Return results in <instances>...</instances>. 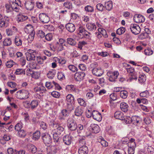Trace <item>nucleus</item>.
<instances>
[{
    "mask_svg": "<svg viewBox=\"0 0 154 154\" xmlns=\"http://www.w3.org/2000/svg\"><path fill=\"white\" fill-rule=\"evenodd\" d=\"M51 126L52 128L51 129V134L53 135L54 139L57 142L59 139L58 135L63 134L64 129L62 127L56 123H53Z\"/></svg>",
    "mask_w": 154,
    "mask_h": 154,
    "instance_id": "nucleus-1",
    "label": "nucleus"
},
{
    "mask_svg": "<svg viewBox=\"0 0 154 154\" xmlns=\"http://www.w3.org/2000/svg\"><path fill=\"white\" fill-rule=\"evenodd\" d=\"M29 92L27 91L20 90L17 92L15 96L17 98L21 100H26L29 97Z\"/></svg>",
    "mask_w": 154,
    "mask_h": 154,
    "instance_id": "nucleus-2",
    "label": "nucleus"
},
{
    "mask_svg": "<svg viewBox=\"0 0 154 154\" xmlns=\"http://www.w3.org/2000/svg\"><path fill=\"white\" fill-rule=\"evenodd\" d=\"M67 125L68 128L72 131L75 130L77 128V124L76 122L71 118L68 119Z\"/></svg>",
    "mask_w": 154,
    "mask_h": 154,
    "instance_id": "nucleus-3",
    "label": "nucleus"
},
{
    "mask_svg": "<svg viewBox=\"0 0 154 154\" xmlns=\"http://www.w3.org/2000/svg\"><path fill=\"white\" fill-rule=\"evenodd\" d=\"M36 52L31 49L28 50L26 53V59L28 61L35 60L36 59Z\"/></svg>",
    "mask_w": 154,
    "mask_h": 154,
    "instance_id": "nucleus-4",
    "label": "nucleus"
},
{
    "mask_svg": "<svg viewBox=\"0 0 154 154\" xmlns=\"http://www.w3.org/2000/svg\"><path fill=\"white\" fill-rule=\"evenodd\" d=\"M43 141L45 145L50 144L51 143V138L50 135L47 133H43L42 135Z\"/></svg>",
    "mask_w": 154,
    "mask_h": 154,
    "instance_id": "nucleus-5",
    "label": "nucleus"
},
{
    "mask_svg": "<svg viewBox=\"0 0 154 154\" xmlns=\"http://www.w3.org/2000/svg\"><path fill=\"white\" fill-rule=\"evenodd\" d=\"M130 28L132 33L135 35L139 34L140 31V27L136 24H131Z\"/></svg>",
    "mask_w": 154,
    "mask_h": 154,
    "instance_id": "nucleus-6",
    "label": "nucleus"
},
{
    "mask_svg": "<svg viewBox=\"0 0 154 154\" xmlns=\"http://www.w3.org/2000/svg\"><path fill=\"white\" fill-rule=\"evenodd\" d=\"M119 75V72L117 71H114L113 72H109L107 73V75L109 77V80L111 82H116Z\"/></svg>",
    "mask_w": 154,
    "mask_h": 154,
    "instance_id": "nucleus-7",
    "label": "nucleus"
},
{
    "mask_svg": "<svg viewBox=\"0 0 154 154\" xmlns=\"http://www.w3.org/2000/svg\"><path fill=\"white\" fill-rule=\"evenodd\" d=\"M40 21L43 23H47L50 21V18L45 14L40 13L39 16Z\"/></svg>",
    "mask_w": 154,
    "mask_h": 154,
    "instance_id": "nucleus-8",
    "label": "nucleus"
},
{
    "mask_svg": "<svg viewBox=\"0 0 154 154\" xmlns=\"http://www.w3.org/2000/svg\"><path fill=\"white\" fill-rule=\"evenodd\" d=\"M85 75V73L83 72H76L74 75V78L77 81L82 80Z\"/></svg>",
    "mask_w": 154,
    "mask_h": 154,
    "instance_id": "nucleus-9",
    "label": "nucleus"
},
{
    "mask_svg": "<svg viewBox=\"0 0 154 154\" xmlns=\"http://www.w3.org/2000/svg\"><path fill=\"white\" fill-rule=\"evenodd\" d=\"M9 19L7 17H5L3 20L0 21V27L6 28L8 26L9 23Z\"/></svg>",
    "mask_w": 154,
    "mask_h": 154,
    "instance_id": "nucleus-10",
    "label": "nucleus"
},
{
    "mask_svg": "<svg viewBox=\"0 0 154 154\" xmlns=\"http://www.w3.org/2000/svg\"><path fill=\"white\" fill-rule=\"evenodd\" d=\"M134 21L137 23H142L144 21L145 18L143 16L140 14H135L133 17Z\"/></svg>",
    "mask_w": 154,
    "mask_h": 154,
    "instance_id": "nucleus-11",
    "label": "nucleus"
},
{
    "mask_svg": "<svg viewBox=\"0 0 154 154\" xmlns=\"http://www.w3.org/2000/svg\"><path fill=\"white\" fill-rule=\"evenodd\" d=\"M92 72L94 75L97 76H101L103 73V70L100 67L94 68L92 70Z\"/></svg>",
    "mask_w": 154,
    "mask_h": 154,
    "instance_id": "nucleus-12",
    "label": "nucleus"
},
{
    "mask_svg": "<svg viewBox=\"0 0 154 154\" xmlns=\"http://www.w3.org/2000/svg\"><path fill=\"white\" fill-rule=\"evenodd\" d=\"M25 5L26 8L27 10L31 11L33 8L34 2L31 0H28L26 2Z\"/></svg>",
    "mask_w": 154,
    "mask_h": 154,
    "instance_id": "nucleus-13",
    "label": "nucleus"
},
{
    "mask_svg": "<svg viewBox=\"0 0 154 154\" xmlns=\"http://www.w3.org/2000/svg\"><path fill=\"white\" fill-rule=\"evenodd\" d=\"M63 142L67 145H70L72 141V137L69 135H66L63 138Z\"/></svg>",
    "mask_w": 154,
    "mask_h": 154,
    "instance_id": "nucleus-14",
    "label": "nucleus"
},
{
    "mask_svg": "<svg viewBox=\"0 0 154 154\" xmlns=\"http://www.w3.org/2000/svg\"><path fill=\"white\" fill-rule=\"evenodd\" d=\"M79 154H87L88 152V147L86 145H84L79 147Z\"/></svg>",
    "mask_w": 154,
    "mask_h": 154,
    "instance_id": "nucleus-15",
    "label": "nucleus"
},
{
    "mask_svg": "<svg viewBox=\"0 0 154 154\" xmlns=\"http://www.w3.org/2000/svg\"><path fill=\"white\" fill-rule=\"evenodd\" d=\"M93 118L95 120L98 121L102 120V116L101 114L97 111L94 110L93 111Z\"/></svg>",
    "mask_w": 154,
    "mask_h": 154,
    "instance_id": "nucleus-16",
    "label": "nucleus"
},
{
    "mask_svg": "<svg viewBox=\"0 0 154 154\" xmlns=\"http://www.w3.org/2000/svg\"><path fill=\"white\" fill-rule=\"evenodd\" d=\"M66 28L68 31L71 32H73L75 29V25L71 23L67 24L66 25Z\"/></svg>",
    "mask_w": 154,
    "mask_h": 154,
    "instance_id": "nucleus-17",
    "label": "nucleus"
},
{
    "mask_svg": "<svg viewBox=\"0 0 154 154\" xmlns=\"http://www.w3.org/2000/svg\"><path fill=\"white\" fill-rule=\"evenodd\" d=\"M114 117L116 119L121 120H123L124 119H125L123 113L120 111H116L114 114Z\"/></svg>",
    "mask_w": 154,
    "mask_h": 154,
    "instance_id": "nucleus-18",
    "label": "nucleus"
},
{
    "mask_svg": "<svg viewBox=\"0 0 154 154\" xmlns=\"http://www.w3.org/2000/svg\"><path fill=\"white\" fill-rule=\"evenodd\" d=\"M91 131L94 133H97L99 132L100 131V128L99 126L97 124H92L91 125Z\"/></svg>",
    "mask_w": 154,
    "mask_h": 154,
    "instance_id": "nucleus-19",
    "label": "nucleus"
},
{
    "mask_svg": "<svg viewBox=\"0 0 154 154\" xmlns=\"http://www.w3.org/2000/svg\"><path fill=\"white\" fill-rule=\"evenodd\" d=\"M35 91L36 92H38L40 93H43L46 92L47 90L46 88L43 86L38 87L35 88Z\"/></svg>",
    "mask_w": 154,
    "mask_h": 154,
    "instance_id": "nucleus-20",
    "label": "nucleus"
},
{
    "mask_svg": "<svg viewBox=\"0 0 154 154\" xmlns=\"http://www.w3.org/2000/svg\"><path fill=\"white\" fill-rule=\"evenodd\" d=\"M27 148L29 151L32 153H35L37 152L36 147L32 144H30L28 145Z\"/></svg>",
    "mask_w": 154,
    "mask_h": 154,
    "instance_id": "nucleus-21",
    "label": "nucleus"
},
{
    "mask_svg": "<svg viewBox=\"0 0 154 154\" xmlns=\"http://www.w3.org/2000/svg\"><path fill=\"white\" fill-rule=\"evenodd\" d=\"M120 107L122 111L126 112L128 110V106L126 103L123 102L120 104Z\"/></svg>",
    "mask_w": 154,
    "mask_h": 154,
    "instance_id": "nucleus-22",
    "label": "nucleus"
},
{
    "mask_svg": "<svg viewBox=\"0 0 154 154\" xmlns=\"http://www.w3.org/2000/svg\"><path fill=\"white\" fill-rule=\"evenodd\" d=\"M9 3L11 4V5L12 6V9H13V11L17 12H19V9L17 7V5H16L15 3L14 2V1H9Z\"/></svg>",
    "mask_w": 154,
    "mask_h": 154,
    "instance_id": "nucleus-23",
    "label": "nucleus"
},
{
    "mask_svg": "<svg viewBox=\"0 0 154 154\" xmlns=\"http://www.w3.org/2000/svg\"><path fill=\"white\" fill-rule=\"evenodd\" d=\"M83 113V110L79 107H77L75 111V115L79 117L82 116Z\"/></svg>",
    "mask_w": 154,
    "mask_h": 154,
    "instance_id": "nucleus-24",
    "label": "nucleus"
},
{
    "mask_svg": "<svg viewBox=\"0 0 154 154\" xmlns=\"http://www.w3.org/2000/svg\"><path fill=\"white\" fill-rule=\"evenodd\" d=\"M22 41L20 37L16 36L14 39V43L15 45L17 46H21L22 45Z\"/></svg>",
    "mask_w": 154,
    "mask_h": 154,
    "instance_id": "nucleus-25",
    "label": "nucleus"
},
{
    "mask_svg": "<svg viewBox=\"0 0 154 154\" xmlns=\"http://www.w3.org/2000/svg\"><path fill=\"white\" fill-rule=\"evenodd\" d=\"M28 17L26 16H24L22 14H19L17 16V21L18 22H23L26 20Z\"/></svg>",
    "mask_w": 154,
    "mask_h": 154,
    "instance_id": "nucleus-26",
    "label": "nucleus"
},
{
    "mask_svg": "<svg viewBox=\"0 0 154 154\" xmlns=\"http://www.w3.org/2000/svg\"><path fill=\"white\" fill-rule=\"evenodd\" d=\"M86 27L90 31L96 30V26L94 23H88L86 25Z\"/></svg>",
    "mask_w": 154,
    "mask_h": 154,
    "instance_id": "nucleus-27",
    "label": "nucleus"
},
{
    "mask_svg": "<svg viewBox=\"0 0 154 154\" xmlns=\"http://www.w3.org/2000/svg\"><path fill=\"white\" fill-rule=\"evenodd\" d=\"M18 131V135L20 137L24 138L26 135V131L23 129L20 130Z\"/></svg>",
    "mask_w": 154,
    "mask_h": 154,
    "instance_id": "nucleus-28",
    "label": "nucleus"
},
{
    "mask_svg": "<svg viewBox=\"0 0 154 154\" xmlns=\"http://www.w3.org/2000/svg\"><path fill=\"white\" fill-rule=\"evenodd\" d=\"M74 97L71 94H68L66 97V103H72L74 101Z\"/></svg>",
    "mask_w": 154,
    "mask_h": 154,
    "instance_id": "nucleus-29",
    "label": "nucleus"
},
{
    "mask_svg": "<svg viewBox=\"0 0 154 154\" xmlns=\"http://www.w3.org/2000/svg\"><path fill=\"white\" fill-rule=\"evenodd\" d=\"M55 75V71L54 70H51L49 71L47 74V77L51 79H53Z\"/></svg>",
    "mask_w": 154,
    "mask_h": 154,
    "instance_id": "nucleus-30",
    "label": "nucleus"
},
{
    "mask_svg": "<svg viewBox=\"0 0 154 154\" xmlns=\"http://www.w3.org/2000/svg\"><path fill=\"white\" fill-rule=\"evenodd\" d=\"M11 44V41L10 38H6L3 42V45L5 46H9Z\"/></svg>",
    "mask_w": 154,
    "mask_h": 154,
    "instance_id": "nucleus-31",
    "label": "nucleus"
},
{
    "mask_svg": "<svg viewBox=\"0 0 154 154\" xmlns=\"http://www.w3.org/2000/svg\"><path fill=\"white\" fill-rule=\"evenodd\" d=\"M106 9L108 11H110L112 7V3L111 1H109L106 2L105 4Z\"/></svg>",
    "mask_w": 154,
    "mask_h": 154,
    "instance_id": "nucleus-32",
    "label": "nucleus"
},
{
    "mask_svg": "<svg viewBox=\"0 0 154 154\" xmlns=\"http://www.w3.org/2000/svg\"><path fill=\"white\" fill-rule=\"evenodd\" d=\"M41 134L40 131H37L33 134V139L35 140H38Z\"/></svg>",
    "mask_w": 154,
    "mask_h": 154,
    "instance_id": "nucleus-33",
    "label": "nucleus"
},
{
    "mask_svg": "<svg viewBox=\"0 0 154 154\" xmlns=\"http://www.w3.org/2000/svg\"><path fill=\"white\" fill-rule=\"evenodd\" d=\"M138 104L142 103L143 104H147L148 103V101L146 98H137L136 100Z\"/></svg>",
    "mask_w": 154,
    "mask_h": 154,
    "instance_id": "nucleus-34",
    "label": "nucleus"
},
{
    "mask_svg": "<svg viewBox=\"0 0 154 154\" xmlns=\"http://www.w3.org/2000/svg\"><path fill=\"white\" fill-rule=\"evenodd\" d=\"M35 35V31L33 30L31 33L29 34L27 40L29 42H30L33 40Z\"/></svg>",
    "mask_w": 154,
    "mask_h": 154,
    "instance_id": "nucleus-35",
    "label": "nucleus"
},
{
    "mask_svg": "<svg viewBox=\"0 0 154 154\" xmlns=\"http://www.w3.org/2000/svg\"><path fill=\"white\" fill-rule=\"evenodd\" d=\"M121 97L123 99L126 98L128 95V92L125 90L121 91L120 93Z\"/></svg>",
    "mask_w": 154,
    "mask_h": 154,
    "instance_id": "nucleus-36",
    "label": "nucleus"
},
{
    "mask_svg": "<svg viewBox=\"0 0 154 154\" xmlns=\"http://www.w3.org/2000/svg\"><path fill=\"white\" fill-rule=\"evenodd\" d=\"M67 41L68 44L72 46H75L76 44L75 41L71 38H68Z\"/></svg>",
    "mask_w": 154,
    "mask_h": 154,
    "instance_id": "nucleus-37",
    "label": "nucleus"
},
{
    "mask_svg": "<svg viewBox=\"0 0 154 154\" xmlns=\"http://www.w3.org/2000/svg\"><path fill=\"white\" fill-rule=\"evenodd\" d=\"M85 137H81L79 138V146H81L85 145Z\"/></svg>",
    "mask_w": 154,
    "mask_h": 154,
    "instance_id": "nucleus-38",
    "label": "nucleus"
},
{
    "mask_svg": "<svg viewBox=\"0 0 154 154\" xmlns=\"http://www.w3.org/2000/svg\"><path fill=\"white\" fill-rule=\"evenodd\" d=\"M68 67L69 69L72 72H75L77 70V68L73 65H68L67 64L66 66H65Z\"/></svg>",
    "mask_w": 154,
    "mask_h": 154,
    "instance_id": "nucleus-39",
    "label": "nucleus"
},
{
    "mask_svg": "<svg viewBox=\"0 0 154 154\" xmlns=\"http://www.w3.org/2000/svg\"><path fill=\"white\" fill-rule=\"evenodd\" d=\"M139 118L137 116H133L132 117V122L133 124L136 125L138 123L139 121Z\"/></svg>",
    "mask_w": 154,
    "mask_h": 154,
    "instance_id": "nucleus-40",
    "label": "nucleus"
},
{
    "mask_svg": "<svg viewBox=\"0 0 154 154\" xmlns=\"http://www.w3.org/2000/svg\"><path fill=\"white\" fill-rule=\"evenodd\" d=\"M5 7L6 8V11L7 13H9L13 11L12 6L9 3V4H6Z\"/></svg>",
    "mask_w": 154,
    "mask_h": 154,
    "instance_id": "nucleus-41",
    "label": "nucleus"
},
{
    "mask_svg": "<svg viewBox=\"0 0 154 154\" xmlns=\"http://www.w3.org/2000/svg\"><path fill=\"white\" fill-rule=\"evenodd\" d=\"M38 103L37 100H32L31 103L30 105L31 106V108L33 109L35 107L37 106L38 105Z\"/></svg>",
    "mask_w": 154,
    "mask_h": 154,
    "instance_id": "nucleus-42",
    "label": "nucleus"
},
{
    "mask_svg": "<svg viewBox=\"0 0 154 154\" xmlns=\"http://www.w3.org/2000/svg\"><path fill=\"white\" fill-rule=\"evenodd\" d=\"M125 28L123 27H120L117 29L116 33L119 35H121L124 33L125 32Z\"/></svg>",
    "mask_w": 154,
    "mask_h": 154,
    "instance_id": "nucleus-43",
    "label": "nucleus"
},
{
    "mask_svg": "<svg viewBox=\"0 0 154 154\" xmlns=\"http://www.w3.org/2000/svg\"><path fill=\"white\" fill-rule=\"evenodd\" d=\"M25 70L22 69H18L16 70L15 74L16 75L25 74Z\"/></svg>",
    "mask_w": 154,
    "mask_h": 154,
    "instance_id": "nucleus-44",
    "label": "nucleus"
},
{
    "mask_svg": "<svg viewBox=\"0 0 154 154\" xmlns=\"http://www.w3.org/2000/svg\"><path fill=\"white\" fill-rule=\"evenodd\" d=\"M23 125L22 123H18L15 126V129L17 131L22 130V128H23Z\"/></svg>",
    "mask_w": 154,
    "mask_h": 154,
    "instance_id": "nucleus-45",
    "label": "nucleus"
},
{
    "mask_svg": "<svg viewBox=\"0 0 154 154\" xmlns=\"http://www.w3.org/2000/svg\"><path fill=\"white\" fill-rule=\"evenodd\" d=\"M77 101L78 103L80 105L84 106H86V103L83 99L81 98H79L78 99Z\"/></svg>",
    "mask_w": 154,
    "mask_h": 154,
    "instance_id": "nucleus-46",
    "label": "nucleus"
},
{
    "mask_svg": "<svg viewBox=\"0 0 154 154\" xmlns=\"http://www.w3.org/2000/svg\"><path fill=\"white\" fill-rule=\"evenodd\" d=\"M57 78L58 79L60 80H62L65 79V77L63 73L61 72H58L57 74Z\"/></svg>",
    "mask_w": 154,
    "mask_h": 154,
    "instance_id": "nucleus-47",
    "label": "nucleus"
},
{
    "mask_svg": "<svg viewBox=\"0 0 154 154\" xmlns=\"http://www.w3.org/2000/svg\"><path fill=\"white\" fill-rule=\"evenodd\" d=\"M37 35L38 38H42L45 36V33L42 30H39L37 32Z\"/></svg>",
    "mask_w": 154,
    "mask_h": 154,
    "instance_id": "nucleus-48",
    "label": "nucleus"
},
{
    "mask_svg": "<svg viewBox=\"0 0 154 154\" xmlns=\"http://www.w3.org/2000/svg\"><path fill=\"white\" fill-rule=\"evenodd\" d=\"M40 76V74L38 72H33L31 76L36 79H38Z\"/></svg>",
    "mask_w": 154,
    "mask_h": 154,
    "instance_id": "nucleus-49",
    "label": "nucleus"
},
{
    "mask_svg": "<svg viewBox=\"0 0 154 154\" xmlns=\"http://www.w3.org/2000/svg\"><path fill=\"white\" fill-rule=\"evenodd\" d=\"M145 54L147 55H150L152 54L153 51L150 48H148L145 50Z\"/></svg>",
    "mask_w": 154,
    "mask_h": 154,
    "instance_id": "nucleus-50",
    "label": "nucleus"
},
{
    "mask_svg": "<svg viewBox=\"0 0 154 154\" xmlns=\"http://www.w3.org/2000/svg\"><path fill=\"white\" fill-rule=\"evenodd\" d=\"M61 116L63 117H67L69 116V113L66 109H63L61 111L60 113Z\"/></svg>",
    "mask_w": 154,
    "mask_h": 154,
    "instance_id": "nucleus-51",
    "label": "nucleus"
},
{
    "mask_svg": "<svg viewBox=\"0 0 154 154\" xmlns=\"http://www.w3.org/2000/svg\"><path fill=\"white\" fill-rule=\"evenodd\" d=\"M128 148H135L136 144L134 142H129L127 143Z\"/></svg>",
    "mask_w": 154,
    "mask_h": 154,
    "instance_id": "nucleus-52",
    "label": "nucleus"
},
{
    "mask_svg": "<svg viewBox=\"0 0 154 154\" xmlns=\"http://www.w3.org/2000/svg\"><path fill=\"white\" fill-rule=\"evenodd\" d=\"M59 149L57 146H53L51 148V153L55 154L59 150Z\"/></svg>",
    "mask_w": 154,
    "mask_h": 154,
    "instance_id": "nucleus-53",
    "label": "nucleus"
},
{
    "mask_svg": "<svg viewBox=\"0 0 154 154\" xmlns=\"http://www.w3.org/2000/svg\"><path fill=\"white\" fill-rule=\"evenodd\" d=\"M14 63L13 60L8 61L6 62V65L7 67L10 68L13 66Z\"/></svg>",
    "mask_w": 154,
    "mask_h": 154,
    "instance_id": "nucleus-54",
    "label": "nucleus"
},
{
    "mask_svg": "<svg viewBox=\"0 0 154 154\" xmlns=\"http://www.w3.org/2000/svg\"><path fill=\"white\" fill-rule=\"evenodd\" d=\"M149 93L147 91L142 92L140 94V96L141 97H147L149 96Z\"/></svg>",
    "mask_w": 154,
    "mask_h": 154,
    "instance_id": "nucleus-55",
    "label": "nucleus"
},
{
    "mask_svg": "<svg viewBox=\"0 0 154 154\" xmlns=\"http://www.w3.org/2000/svg\"><path fill=\"white\" fill-rule=\"evenodd\" d=\"M85 9L86 11L88 12H91L94 11L93 8L90 5H87L85 7Z\"/></svg>",
    "mask_w": 154,
    "mask_h": 154,
    "instance_id": "nucleus-56",
    "label": "nucleus"
},
{
    "mask_svg": "<svg viewBox=\"0 0 154 154\" xmlns=\"http://www.w3.org/2000/svg\"><path fill=\"white\" fill-rule=\"evenodd\" d=\"M124 119L125 121L126 124H130L132 122V117L130 116H126Z\"/></svg>",
    "mask_w": 154,
    "mask_h": 154,
    "instance_id": "nucleus-57",
    "label": "nucleus"
},
{
    "mask_svg": "<svg viewBox=\"0 0 154 154\" xmlns=\"http://www.w3.org/2000/svg\"><path fill=\"white\" fill-rule=\"evenodd\" d=\"M72 103H67V108L68 111H71L73 110L74 108V106L72 104Z\"/></svg>",
    "mask_w": 154,
    "mask_h": 154,
    "instance_id": "nucleus-58",
    "label": "nucleus"
},
{
    "mask_svg": "<svg viewBox=\"0 0 154 154\" xmlns=\"http://www.w3.org/2000/svg\"><path fill=\"white\" fill-rule=\"evenodd\" d=\"M51 95L54 97L58 98L60 97V94L58 92L54 91L51 93Z\"/></svg>",
    "mask_w": 154,
    "mask_h": 154,
    "instance_id": "nucleus-59",
    "label": "nucleus"
},
{
    "mask_svg": "<svg viewBox=\"0 0 154 154\" xmlns=\"http://www.w3.org/2000/svg\"><path fill=\"white\" fill-rule=\"evenodd\" d=\"M66 88L67 90H72L73 91H75V88L73 85H68L66 86Z\"/></svg>",
    "mask_w": 154,
    "mask_h": 154,
    "instance_id": "nucleus-60",
    "label": "nucleus"
},
{
    "mask_svg": "<svg viewBox=\"0 0 154 154\" xmlns=\"http://www.w3.org/2000/svg\"><path fill=\"white\" fill-rule=\"evenodd\" d=\"M45 86L48 89H51L53 87L52 83L51 82H46L45 84Z\"/></svg>",
    "mask_w": 154,
    "mask_h": 154,
    "instance_id": "nucleus-61",
    "label": "nucleus"
},
{
    "mask_svg": "<svg viewBox=\"0 0 154 154\" xmlns=\"http://www.w3.org/2000/svg\"><path fill=\"white\" fill-rule=\"evenodd\" d=\"M7 151L8 154H16V150H14L11 148H8Z\"/></svg>",
    "mask_w": 154,
    "mask_h": 154,
    "instance_id": "nucleus-62",
    "label": "nucleus"
},
{
    "mask_svg": "<svg viewBox=\"0 0 154 154\" xmlns=\"http://www.w3.org/2000/svg\"><path fill=\"white\" fill-rule=\"evenodd\" d=\"M104 8L103 6L101 3H98L97 5V8L100 11H103Z\"/></svg>",
    "mask_w": 154,
    "mask_h": 154,
    "instance_id": "nucleus-63",
    "label": "nucleus"
},
{
    "mask_svg": "<svg viewBox=\"0 0 154 154\" xmlns=\"http://www.w3.org/2000/svg\"><path fill=\"white\" fill-rule=\"evenodd\" d=\"M36 60L39 64H42L43 62V59L40 56H36Z\"/></svg>",
    "mask_w": 154,
    "mask_h": 154,
    "instance_id": "nucleus-64",
    "label": "nucleus"
}]
</instances>
